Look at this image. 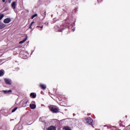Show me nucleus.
Returning a JSON list of instances; mask_svg holds the SVG:
<instances>
[{
	"instance_id": "1",
	"label": "nucleus",
	"mask_w": 130,
	"mask_h": 130,
	"mask_svg": "<svg viewBox=\"0 0 130 130\" xmlns=\"http://www.w3.org/2000/svg\"><path fill=\"white\" fill-rule=\"evenodd\" d=\"M50 111L53 113H57V112H58L59 109L58 108V107H56V106H51L50 108Z\"/></svg>"
},
{
	"instance_id": "2",
	"label": "nucleus",
	"mask_w": 130,
	"mask_h": 130,
	"mask_svg": "<svg viewBox=\"0 0 130 130\" xmlns=\"http://www.w3.org/2000/svg\"><path fill=\"white\" fill-rule=\"evenodd\" d=\"M86 121V123L89 125H92L93 126V124H92L93 122V119L91 117L86 118L85 119Z\"/></svg>"
},
{
	"instance_id": "3",
	"label": "nucleus",
	"mask_w": 130,
	"mask_h": 130,
	"mask_svg": "<svg viewBox=\"0 0 130 130\" xmlns=\"http://www.w3.org/2000/svg\"><path fill=\"white\" fill-rule=\"evenodd\" d=\"M11 21V18H6L4 20V23H5V24H9V23H10Z\"/></svg>"
},
{
	"instance_id": "4",
	"label": "nucleus",
	"mask_w": 130,
	"mask_h": 130,
	"mask_svg": "<svg viewBox=\"0 0 130 130\" xmlns=\"http://www.w3.org/2000/svg\"><path fill=\"white\" fill-rule=\"evenodd\" d=\"M4 86L5 87H9V86H10V85H12V82H5L4 83Z\"/></svg>"
},
{
	"instance_id": "5",
	"label": "nucleus",
	"mask_w": 130,
	"mask_h": 130,
	"mask_svg": "<svg viewBox=\"0 0 130 130\" xmlns=\"http://www.w3.org/2000/svg\"><path fill=\"white\" fill-rule=\"evenodd\" d=\"M46 130H56V127L55 126H50Z\"/></svg>"
},
{
	"instance_id": "6",
	"label": "nucleus",
	"mask_w": 130,
	"mask_h": 130,
	"mask_svg": "<svg viewBox=\"0 0 130 130\" xmlns=\"http://www.w3.org/2000/svg\"><path fill=\"white\" fill-rule=\"evenodd\" d=\"M40 87L42 90H45V89H46V85L44 84H41Z\"/></svg>"
},
{
	"instance_id": "7",
	"label": "nucleus",
	"mask_w": 130,
	"mask_h": 130,
	"mask_svg": "<svg viewBox=\"0 0 130 130\" xmlns=\"http://www.w3.org/2000/svg\"><path fill=\"white\" fill-rule=\"evenodd\" d=\"M29 107L30 109H35V108H36V105L34 104H30L29 105Z\"/></svg>"
},
{
	"instance_id": "8",
	"label": "nucleus",
	"mask_w": 130,
	"mask_h": 130,
	"mask_svg": "<svg viewBox=\"0 0 130 130\" xmlns=\"http://www.w3.org/2000/svg\"><path fill=\"white\" fill-rule=\"evenodd\" d=\"M6 27V24H4L2 22H0V29H4Z\"/></svg>"
},
{
	"instance_id": "9",
	"label": "nucleus",
	"mask_w": 130,
	"mask_h": 130,
	"mask_svg": "<svg viewBox=\"0 0 130 130\" xmlns=\"http://www.w3.org/2000/svg\"><path fill=\"white\" fill-rule=\"evenodd\" d=\"M30 97H31V98H33L34 99L36 98V93L32 92L30 94Z\"/></svg>"
},
{
	"instance_id": "10",
	"label": "nucleus",
	"mask_w": 130,
	"mask_h": 130,
	"mask_svg": "<svg viewBox=\"0 0 130 130\" xmlns=\"http://www.w3.org/2000/svg\"><path fill=\"white\" fill-rule=\"evenodd\" d=\"M4 75H5V70L2 69L0 70V77H3Z\"/></svg>"
},
{
	"instance_id": "11",
	"label": "nucleus",
	"mask_w": 130,
	"mask_h": 130,
	"mask_svg": "<svg viewBox=\"0 0 130 130\" xmlns=\"http://www.w3.org/2000/svg\"><path fill=\"white\" fill-rule=\"evenodd\" d=\"M4 93L5 94H10V93H12V90H3Z\"/></svg>"
},
{
	"instance_id": "12",
	"label": "nucleus",
	"mask_w": 130,
	"mask_h": 130,
	"mask_svg": "<svg viewBox=\"0 0 130 130\" xmlns=\"http://www.w3.org/2000/svg\"><path fill=\"white\" fill-rule=\"evenodd\" d=\"M27 38H28V37L26 36V38L23 40H22L19 42V44H22L24 43V42H25V41L27 40Z\"/></svg>"
},
{
	"instance_id": "13",
	"label": "nucleus",
	"mask_w": 130,
	"mask_h": 130,
	"mask_svg": "<svg viewBox=\"0 0 130 130\" xmlns=\"http://www.w3.org/2000/svg\"><path fill=\"white\" fill-rule=\"evenodd\" d=\"M28 102V101H25L23 104H22V106L23 107H26L27 106V103Z\"/></svg>"
},
{
	"instance_id": "14",
	"label": "nucleus",
	"mask_w": 130,
	"mask_h": 130,
	"mask_svg": "<svg viewBox=\"0 0 130 130\" xmlns=\"http://www.w3.org/2000/svg\"><path fill=\"white\" fill-rule=\"evenodd\" d=\"M12 7L14 10L16 9V2H14L12 3Z\"/></svg>"
},
{
	"instance_id": "15",
	"label": "nucleus",
	"mask_w": 130,
	"mask_h": 130,
	"mask_svg": "<svg viewBox=\"0 0 130 130\" xmlns=\"http://www.w3.org/2000/svg\"><path fill=\"white\" fill-rule=\"evenodd\" d=\"M36 28H37L38 29H39V30H40V31H41V30H42V29H43V26H37L36 27Z\"/></svg>"
},
{
	"instance_id": "16",
	"label": "nucleus",
	"mask_w": 130,
	"mask_h": 130,
	"mask_svg": "<svg viewBox=\"0 0 130 130\" xmlns=\"http://www.w3.org/2000/svg\"><path fill=\"white\" fill-rule=\"evenodd\" d=\"M35 22L34 21H32L29 25V29H32V25L34 24Z\"/></svg>"
},
{
	"instance_id": "17",
	"label": "nucleus",
	"mask_w": 130,
	"mask_h": 130,
	"mask_svg": "<svg viewBox=\"0 0 130 130\" xmlns=\"http://www.w3.org/2000/svg\"><path fill=\"white\" fill-rule=\"evenodd\" d=\"M4 17H5V15L4 14H0V20H2Z\"/></svg>"
},
{
	"instance_id": "18",
	"label": "nucleus",
	"mask_w": 130,
	"mask_h": 130,
	"mask_svg": "<svg viewBox=\"0 0 130 130\" xmlns=\"http://www.w3.org/2000/svg\"><path fill=\"white\" fill-rule=\"evenodd\" d=\"M63 129H64V130H71V128H70V127H69V126H66V127H63Z\"/></svg>"
},
{
	"instance_id": "19",
	"label": "nucleus",
	"mask_w": 130,
	"mask_h": 130,
	"mask_svg": "<svg viewBox=\"0 0 130 130\" xmlns=\"http://www.w3.org/2000/svg\"><path fill=\"white\" fill-rule=\"evenodd\" d=\"M37 16H38L37 14H35L31 16V19H34V18H35V17H37Z\"/></svg>"
},
{
	"instance_id": "20",
	"label": "nucleus",
	"mask_w": 130,
	"mask_h": 130,
	"mask_svg": "<svg viewBox=\"0 0 130 130\" xmlns=\"http://www.w3.org/2000/svg\"><path fill=\"white\" fill-rule=\"evenodd\" d=\"M5 82H12V80H11V79H5Z\"/></svg>"
},
{
	"instance_id": "21",
	"label": "nucleus",
	"mask_w": 130,
	"mask_h": 130,
	"mask_svg": "<svg viewBox=\"0 0 130 130\" xmlns=\"http://www.w3.org/2000/svg\"><path fill=\"white\" fill-rule=\"evenodd\" d=\"M17 109H18V107L15 108L14 109H13L12 110V112H15V111H16V110H17Z\"/></svg>"
},
{
	"instance_id": "22",
	"label": "nucleus",
	"mask_w": 130,
	"mask_h": 130,
	"mask_svg": "<svg viewBox=\"0 0 130 130\" xmlns=\"http://www.w3.org/2000/svg\"><path fill=\"white\" fill-rule=\"evenodd\" d=\"M12 1V0H9V4H11V2Z\"/></svg>"
},
{
	"instance_id": "23",
	"label": "nucleus",
	"mask_w": 130,
	"mask_h": 130,
	"mask_svg": "<svg viewBox=\"0 0 130 130\" xmlns=\"http://www.w3.org/2000/svg\"><path fill=\"white\" fill-rule=\"evenodd\" d=\"M3 3H5L6 2V0H2Z\"/></svg>"
},
{
	"instance_id": "24",
	"label": "nucleus",
	"mask_w": 130,
	"mask_h": 130,
	"mask_svg": "<svg viewBox=\"0 0 130 130\" xmlns=\"http://www.w3.org/2000/svg\"><path fill=\"white\" fill-rule=\"evenodd\" d=\"M74 11H75V12H77V8H75Z\"/></svg>"
},
{
	"instance_id": "25",
	"label": "nucleus",
	"mask_w": 130,
	"mask_h": 130,
	"mask_svg": "<svg viewBox=\"0 0 130 130\" xmlns=\"http://www.w3.org/2000/svg\"><path fill=\"white\" fill-rule=\"evenodd\" d=\"M21 53H22V52H20V54H21Z\"/></svg>"
},
{
	"instance_id": "26",
	"label": "nucleus",
	"mask_w": 130,
	"mask_h": 130,
	"mask_svg": "<svg viewBox=\"0 0 130 130\" xmlns=\"http://www.w3.org/2000/svg\"><path fill=\"white\" fill-rule=\"evenodd\" d=\"M44 13H46V11H45V12H44Z\"/></svg>"
}]
</instances>
